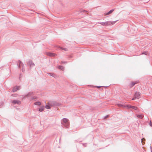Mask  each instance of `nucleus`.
I'll use <instances>...</instances> for the list:
<instances>
[{"mask_svg":"<svg viewBox=\"0 0 152 152\" xmlns=\"http://www.w3.org/2000/svg\"><path fill=\"white\" fill-rule=\"evenodd\" d=\"M138 83L137 81H135V82H132L129 83V87L130 88L133 87L135 85L137 84Z\"/></svg>","mask_w":152,"mask_h":152,"instance_id":"1","label":"nucleus"},{"mask_svg":"<svg viewBox=\"0 0 152 152\" xmlns=\"http://www.w3.org/2000/svg\"><path fill=\"white\" fill-rule=\"evenodd\" d=\"M47 55L50 56H56V54L51 53L47 52L46 53Z\"/></svg>","mask_w":152,"mask_h":152,"instance_id":"2","label":"nucleus"},{"mask_svg":"<svg viewBox=\"0 0 152 152\" xmlns=\"http://www.w3.org/2000/svg\"><path fill=\"white\" fill-rule=\"evenodd\" d=\"M135 97L137 99H139L140 97V94L139 92H136L134 94Z\"/></svg>","mask_w":152,"mask_h":152,"instance_id":"3","label":"nucleus"},{"mask_svg":"<svg viewBox=\"0 0 152 152\" xmlns=\"http://www.w3.org/2000/svg\"><path fill=\"white\" fill-rule=\"evenodd\" d=\"M12 102L13 104H21V102L19 100H13Z\"/></svg>","mask_w":152,"mask_h":152,"instance_id":"4","label":"nucleus"},{"mask_svg":"<svg viewBox=\"0 0 152 152\" xmlns=\"http://www.w3.org/2000/svg\"><path fill=\"white\" fill-rule=\"evenodd\" d=\"M114 10V9H112L109 12L107 13H105L104 14V15H109Z\"/></svg>","mask_w":152,"mask_h":152,"instance_id":"5","label":"nucleus"},{"mask_svg":"<svg viewBox=\"0 0 152 152\" xmlns=\"http://www.w3.org/2000/svg\"><path fill=\"white\" fill-rule=\"evenodd\" d=\"M19 89V87L16 86L13 89V91L14 92H16V91H17Z\"/></svg>","mask_w":152,"mask_h":152,"instance_id":"6","label":"nucleus"},{"mask_svg":"<svg viewBox=\"0 0 152 152\" xmlns=\"http://www.w3.org/2000/svg\"><path fill=\"white\" fill-rule=\"evenodd\" d=\"M127 107H129V108H132L133 109H134L135 110H137L138 109V108L137 107H136V106H127Z\"/></svg>","mask_w":152,"mask_h":152,"instance_id":"7","label":"nucleus"},{"mask_svg":"<svg viewBox=\"0 0 152 152\" xmlns=\"http://www.w3.org/2000/svg\"><path fill=\"white\" fill-rule=\"evenodd\" d=\"M116 21L115 22H106V24L107 25H110L114 24Z\"/></svg>","mask_w":152,"mask_h":152,"instance_id":"8","label":"nucleus"},{"mask_svg":"<svg viewBox=\"0 0 152 152\" xmlns=\"http://www.w3.org/2000/svg\"><path fill=\"white\" fill-rule=\"evenodd\" d=\"M68 119L66 118H63L62 120V121L64 123H66L68 121Z\"/></svg>","mask_w":152,"mask_h":152,"instance_id":"9","label":"nucleus"},{"mask_svg":"<svg viewBox=\"0 0 152 152\" xmlns=\"http://www.w3.org/2000/svg\"><path fill=\"white\" fill-rule=\"evenodd\" d=\"M142 54H145L147 55H149V54L148 52H144L142 53Z\"/></svg>","mask_w":152,"mask_h":152,"instance_id":"10","label":"nucleus"},{"mask_svg":"<svg viewBox=\"0 0 152 152\" xmlns=\"http://www.w3.org/2000/svg\"><path fill=\"white\" fill-rule=\"evenodd\" d=\"M34 104L35 105H40L41 104V102H35Z\"/></svg>","mask_w":152,"mask_h":152,"instance_id":"11","label":"nucleus"},{"mask_svg":"<svg viewBox=\"0 0 152 152\" xmlns=\"http://www.w3.org/2000/svg\"><path fill=\"white\" fill-rule=\"evenodd\" d=\"M137 117L139 118L142 119L143 118V115H137Z\"/></svg>","mask_w":152,"mask_h":152,"instance_id":"12","label":"nucleus"},{"mask_svg":"<svg viewBox=\"0 0 152 152\" xmlns=\"http://www.w3.org/2000/svg\"><path fill=\"white\" fill-rule=\"evenodd\" d=\"M142 145H143L145 143V139L144 138H142Z\"/></svg>","mask_w":152,"mask_h":152,"instance_id":"13","label":"nucleus"},{"mask_svg":"<svg viewBox=\"0 0 152 152\" xmlns=\"http://www.w3.org/2000/svg\"><path fill=\"white\" fill-rule=\"evenodd\" d=\"M44 107H43L39 108V111H40V112H42L44 110Z\"/></svg>","mask_w":152,"mask_h":152,"instance_id":"14","label":"nucleus"},{"mask_svg":"<svg viewBox=\"0 0 152 152\" xmlns=\"http://www.w3.org/2000/svg\"><path fill=\"white\" fill-rule=\"evenodd\" d=\"M59 68L62 70H64V67L62 66H60L59 67Z\"/></svg>","mask_w":152,"mask_h":152,"instance_id":"15","label":"nucleus"},{"mask_svg":"<svg viewBox=\"0 0 152 152\" xmlns=\"http://www.w3.org/2000/svg\"><path fill=\"white\" fill-rule=\"evenodd\" d=\"M45 107L46 108L48 109H49L50 108V106L48 105H46L45 106Z\"/></svg>","mask_w":152,"mask_h":152,"instance_id":"16","label":"nucleus"},{"mask_svg":"<svg viewBox=\"0 0 152 152\" xmlns=\"http://www.w3.org/2000/svg\"><path fill=\"white\" fill-rule=\"evenodd\" d=\"M150 125L152 127V123L151 122V121H150Z\"/></svg>","mask_w":152,"mask_h":152,"instance_id":"17","label":"nucleus"},{"mask_svg":"<svg viewBox=\"0 0 152 152\" xmlns=\"http://www.w3.org/2000/svg\"><path fill=\"white\" fill-rule=\"evenodd\" d=\"M118 105L119 107H122L123 106L121 104H118Z\"/></svg>","mask_w":152,"mask_h":152,"instance_id":"18","label":"nucleus"},{"mask_svg":"<svg viewBox=\"0 0 152 152\" xmlns=\"http://www.w3.org/2000/svg\"><path fill=\"white\" fill-rule=\"evenodd\" d=\"M61 49H63V48H61ZM63 49H64V50H65V51L67 50L66 49V48H63Z\"/></svg>","mask_w":152,"mask_h":152,"instance_id":"19","label":"nucleus"},{"mask_svg":"<svg viewBox=\"0 0 152 152\" xmlns=\"http://www.w3.org/2000/svg\"><path fill=\"white\" fill-rule=\"evenodd\" d=\"M136 98L135 97L133 98L132 99V100H134Z\"/></svg>","mask_w":152,"mask_h":152,"instance_id":"20","label":"nucleus"},{"mask_svg":"<svg viewBox=\"0 0 152 152\" xmlns=\"http://www.w3.org/2000/svg\"><path fill=\"white\" fill-rule=\"evenodd\" d=\"M96 88H100V86H96Z\"/></svg>","mask_w":152,"mask_h":152,"instance_id":"21","label":"nucleus"},{"mask_svg":"<svg viewBox=\"0 0 152 152\" xmlns=\"http://www.w3.org/2000/svg\"><path fill=\"white\" fill-rule=\"evenodd\" d=\"M151 151H152V147H151Z\"/></svg>","mask_w":152,"mask_h":152,"instance_id":"22","label":"nucleus"},{"mask_svg":"<svg viewBox=\"0 0 152 152\" xmlns=\"http://www.w3.org/2000/svg\"><path fill=\"white\" fill-rule=\"evenodd\" d=\"M151 152H152V151H151Z\"/></svg>","mask_w":152,"mask_h":152,"instance_id":"23","label":"nucleus"}]
</instances>
